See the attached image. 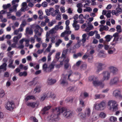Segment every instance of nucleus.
Wrapping results in <instances>:
<instances>
[{"label": "nucleus", "mask_w": 122, "mask_h": 122, "mask_svg": "<svg viewBox=\"0 0 122 122\" xmlns=\"http://www.w3.org/2000/svg\"><path fill=\"white\" fill-rule=\"evenodd\" d=\"M57 108H56L53 110V113L51 115L48 117L47 120L50 122L54 121H58L59 120V116L60 115V112L59 111L58 112H55V110Z\"/></svg>", "instance_id": "f257e3e1"}, {"label": "nucleus", "mask_w": 122, "mask_h": 122, "mask_svg": "<svg viewBox=\"0 0 122 122\" xmlns=\"http://www.w3.org/2000/svg\"><path fill=\"white\" fill-rule=\"evenodd\" d=\"M59 111L60 113H63V116L66 118L71 117L72 115V112L69 110H66L64 108H57L55 112H58Z\"/></svg>", "instance_id": "f03ea898"}, {"label": "nucleus", "mask_w": 122, "mask_h": 122, "mask_svg": "<svg viewBox=\"0 0 122 122\" xmlns=\"http://www.w3.org/2000/svg\"><path fill=\"white\" fill-rule=\"evenodd\" d=\"M107 105L110 110L114 111L118 110V104L115 101L112 100L109 101L107 103Z\"/></svg>", "instance_id": "7ed1b4c3"}, {"label": "nucleus", "mask_w": 122, "mask_h": 122, "mask_svg": "<svg viewBox=\"0 0 122 122\" xmlns=\"http://www.w3.org/2000/svg\"><path fill=\"white\" fill-rule=\"evenodd\" d=\"M107 103L105 101H103L100 103H96L94 105V107L97 110H102L104 109L106 107Z\"/></svg>", "instance_id": "20e7f679"}, {"label": "nucleus", "mask_w": 122, "mask_h": 122, "mask_svg": "<svg viewBox=\"0 0 122 122\" xmlns=\"http://www.w3.org/2000/svg\"><path fill=\"white\" fill-rule=\"evenodd\" d=\"M90 115L91 110L89 108H87L85 109L84 114L82 113H80L78 114V116L80 118L82 119L88 117Z\"/></svg>", "instance_id": "39448f33"}, {"label": "nucleus", "mask_w": 122, "mask_h": 122, "mask_svg": "<svg viewBox=\"0 0 122 122\" xmlns=\"http://www.w3.org/2000/svg\"><path fill=\"white\" fill-rule=\"evenodd\" d=\"M48 97H50L53 99H55V96L53 93L50 92H46L43 93L41 95L40 99L41 101H43Z\"/></svg>", "instance_id": "423d86ee"}, {"label": "nucleus", "mask_w": 122, "mask_h": 122, "mask_svg": "<svg viewBox=\"0 0 122 122\" xmlns=\"http://www.w3.org/2000/svg\"><path fill=\"white\" fill-rule=\"evenodd\" d=\"M66 74H62L60 81V84L64 87H66L68 85V82L66 80Z\"/></svg>", "instance_id": "0eeeda50"}, {"label": "nucleus", "mask_w": 122, "mask_h": 122, "mask_svg": "<svg viewBox=\"0 0 122 122\" xmlns=\"http://www.w3.org/2000/svg\"><path fill=\"white\" fill-rule=\"evenodd\" d=\"M111 72L109 71H103L102 73L103 77V79L104 80L107 81L110 78Z\"/></svg>", "instance_id": "6e6552de"}, {"label": "nucleus", "mask_w": 122, "mask_h": 122, "mask_svg": "<svg viewBox=\"0 0 122 122\" xmlns=\"http://www.w3.org/2000/svg\"><path fill=\"white\" fill-rule=\"evenodd\" d=\"M122 12L121 8L118 7L116 9V10H112V15H115L116 16L119 15L118 14H121Z\"/></svg>", "instance_id": "1a4fd4ad"}, {"label": "nucleus", "mask_w": 122, "mask_h": 122, "mask_svg": "<svg viewBox=\"0 0 122 122\" xmlns=\"http://www.w3.org/2000/svg\"><path fill=\"white\" fill-rule=\"evenodd\" d=\"M119 81L118 78L117 77H115L111 79L110 80L109 83L110 85H112L117 84Z\"/></svg>", "instance_id": "9d476101"}, {"label": "nucleus", "mask_w": 122, "mask_h": 122, "mask_svg": "<svg viewBox=\"0 0 122 122\" xmlns=\"http://www.w3.org/2000/svg\"><path fill=\"white\" fill-rule=\"evenodd\" d=\"M109 69L113 74H116L118 71V69L116 67L113 66H111L109 67Z\"/></svg>", "instance_id": "9b49d317"}, {"label": "nucleus", "mask_w": 122, "mask_h": 122, "mask_svg": "<svg viewBox=\"0 0 122 122\" xmlns=\"http://www.w3.org/2000/svg\"><path fill=\"white\" fill-rule=\"evenodd\" d=\"M87 26L85 30V31L86 32H88L91 30L93 29L94 28L92 25L89 22L87 23Z\"/></svg>", "instance_id": "f8f14e48"}, {"label": "nucleus", "mask_w": 122, "mask_h": 122, "mask_svg": "<svg viewBox=\"0 0 122 122\" xmlns=\"http://www.w3.org/2000/svg\"><path fill=\"white\" fill-rule=\"evenodd\" d=\"M26 105L28 106L34 108L37 107L38 105V104L35 102H31L27 103Z\"/></svg>", "instance_id": "ddd939ff"}, {"label": "nucleus", "mask_w": 122, "mask_h": 122, "mask_svg": "<svg viewBox=\"0 0 122 122\" xmlns=\"http://www.w3.org/2000/svg\"><path fill=\"white\" fill-rule=\"evenodd\" d=\"M59 30V26L58 25H56L54 28H52L49 30L50 33L52 34L55 33L56 32V31Z\"/></svg>", "instance_id": "4468645a"}, {"label": "nucleus", "mask_w": 122, "mask_h": 122, "mask_svg": "<svg viewBox=\"0 0 122 122\" xmlns=\"http://www.w3.org/2000/svg\"><path fill=\"white\" fill-rule=\"evenodd\" d=\"M14 106V102L13 101L9 102L8 103V110L10 111L12 110Z\"/></svg>", "instance_id": "2eb2a0df"}, {"label": "nucleus", "mask_w": 122, "mask_h": 122, "mask_svg": "<svg viewBox=\"0 0 122 122\" xmlns=\"http://www.w3.org/2000/svg\"><path fill=\"white\" fill-rule=\"evenodd\" d=\"M22 7L21 8V10L23 12H25L27 8V6L26 2H24L22 3L21 5Z\"/></svg>", "instance_id": "dca6fc26"}, {"label": "nucleus", "mask_w": 122, "mask_h": 122, "mask_svg": "<svg viewBox=\"0 0 122 122\" xmlns=\"http://www.w3.org/2000/svg\"><path fill=\"white\" fill-rule=\"evenodd\" d=\"M71 33V31L65 30L64 32L62 33L60 35L61 37H64L68 35Z\"/></svg>", "instance_id": "f3484780"}, {"label": "nucleus", "mask_w": 122, "mask_h": 122, "mask_svg": "<svg viewBox=\"0 0 122 122\" xmlns=\"http://www.w3.org/2000/svg\"><path fill=\"white\" fill-rule=\"evenodd\" d=\"M50 106H48L45 107L43 109L41 113L42 114H45L47 113V111L51 108Z\"/></svg>", "instance_id": "a211bd4d"}, {"label": "nucleus", "mask_w": 122, "mask_h": 122, "mask_svg": "<svg viewBox=\"0 0 122 122\" xmlns=\"http://www.w3.org/2000/svg\"><path fill=\"white\" fill-rule=\"evenodd\" d=\"M14 60L12 59H10L9 61V64L8 65L9 67L12 69H14L15 68V66L13 64V62Z\"/></svg>", "instance_id": "6ab92c4d"}, {"label": "nucleus", "mask_w": 122, "mask_h": 122, "mask_svg": "<svg viewBox=\"0 0 122 122\" xmlns=\"http://www.w3.org/2000/svg\"><path fill=\"white\" fill-rule=\"evenodd\" d=\"M56 80L51 78H49L47 81L48 83L50 85L56 83Z\"/></svg>", "instance_id": "aec40b11"}, {"label": "nucleus", "mask_w": 122, "mask_h": 122, "mask_svg": "<svg viewBox=\"0 0 122 122\" xmlns=\"http://www.w3.org/2000/svg\"><path fill=\"white\" fill-rule=\"evenodd\" d=\"M62 59L63 61L65 60L64 62L65 63H68L69 62L70 59L68 57H66L65 55L62 54Z\"/></svg>", "instance_id": "412c9836"}, {"label": "nucleus", "mask_w": 122, "mask_h": 122, "mask_svg": "<svg viewBox=\"0 0 122 122\" xmlns=\"http://www.w3.org/2000/svg\"><path fill=\"white\" fill-rule=\"evenodd\" d=\"M87 36V35L86 34H83L82 36V39L81 40V42L82 43H85L86 42V39L88 40V38L87 37L86 38V37Z\"/></svg>", "instance_id": "4be33fe9"}, {"label": "nucleus", "mask_w": 122, "mask_h": 122, "mask_svg": "<svg viewBox=\"0 0 122 122\" xmlns=\"http://www.w3.org/2000/svg\"><path fill=\"white\" fill-rule=\"evenodd\" d=\"M25 32L26 34L30 35H32L33 31L29 27H27L25 30Z\"/></svg>", "instance_id": "5701e85b"}, {"label": "nucleus", "mask_w": 122, "mask_h": 122, "mask_svg": "<svg viewBox=\"0 0 122 122\" xmlns=\"http://www.w3.org/2000/svg\"><path fill=\"white\" fill-rule=\"evenodd\" d=\"M105 95L104 94H96L95 95V98L96 99L103 98L105 97Z\"/></svg>", "instance_id": "b1692460"}, {"label": "nucleus", "mask_w": 122, "mask_h": 122, "mask_svg": "<svg viewBox=\"0 0 122 122\" xmlns=\"http://www.w3.org/2000/svg\"><path fill=\"white\" fill-rule=\"evenodd\" d=\"M120 93V91L118 90H116L114 91L113 92V96L116 97H118Z\"/></svg>", "instance_id": "393cba45"}, {"label": "nucleus", "mask_w": 122, "mask_h": 122, "mask_svg": "<svg viewBox=\"0 0 122 122\" xmlns=\"http://www.w3.org/2000/svg\"><path fill=\"white\" fill-rule=\"evenodd\" d=\"M78 22H73L72 26L74 28L75 30H78L80 28L79 25L77 24Z\"/></svg>", "instance_id": "a878e982"}, {"label": "nucleus", "mask_w": 122, "mask_h": 122, "mask_svg": "<svg viewBox=\"0 0 122 122\" xmlns=\"http://www.w3.org/2000/svg\"><path fill=\"white\" fill-rule=\"evenodd\" d=\"M100 82L98 80V78L97 77L96 79L93 82V83L95 86H99L100 85Z\"/></svg>", "instance_id": "bb28decb"}, {"label": "nucleus", "mask_w": 122, "mask_h": 122, "mask_svg": "<svg viewBox=\"0 0 122 122\" xmlns=\"http://www.w3.org/2000/svg\"><path fill=\"white\" fill-rule=\"evenodd\" d=\"M41 86H38L35 88L34 90V92L35 93H39L41 91Z\"/></svg>", "instance_id": "cd10ccee"}, {"label": "nucleus", "mask_w": 122, "mask_h": 122, "mask_svg": "<svg viewBox=\"0 0 122 122\" xmlns=\"http://www.w3.org/2000/svg\"><path fill=\"white\" fill-rule=\"evenodd\" d=\"M59 13H60V12L59 10H55L54 11L51 12V15L52 16L55 17Z\"/></svg>", "instance_id": "c85d7f7f"}, {"label": "nucleus", "mask_w": 122, "mask_h": 122, "mask_svg": "<svg viewBox=\"0 0 122 122\" xmlns=\"http://www.w3.org/2000/svg\"><path fill=\"white\" fill-rule=\"evenodd\" d=\"M8 45H9V47H8V51H10L11 49L12 48L15 47L16 44L15 43L11 44L10 42L8 41Z\"/></svg>", "instance_id": "c756f323"}, {"label": "nucleus", "mask_w": 122, "mask_h": 122, "mask_svg": "<svg viewBox=\"0 0 122 122\" xmlns=\"http://www.w3.org/2000/svg\"><path fill=\"white\" fill-rule=\"evenodd\" d=\"M104 63H99L98 64V66L97 67V71L99 72V71L102 70V67L104 65Z\"/></svg>", "instance_id": "7c9ffc66"}, {"label": "nucleus", "mask_w": 122, "mask_h": 122, "mask_svg": "<svg viewBox=\"0 0 122 122\" xmlns=\"http://www.w3.org/2000/svg\"><path fill=\"white\" fill-rule=\"evenodd\" d=\"M48 67L47 64L45 63L42 66V69L44 71L47 72L48 71Z\"/></svg>", "instance_id": "2f4dec72"}, {"label": "nucleus", "mask_w": 122, "mask_h": 122, "mask_svg": "<svg viewBox=\"0 0 122 122\" xmlns=\"http://www.w3.org/2000/svg\"><path fill=\"white\" fill-rule=\"evenodd\" d=\"M9 12H8V16L10 15V13L13 12L14 11L15 12L17 11L15 10L14 9V8L12 7H10L9 9Z\"/></svg>", "instance_id": "473e14b6"}, {"label": "nucleus", "mask_w": 122, "mask_h": 122, "mask_svg": "<svg viewBox=\"0 0 122 122\" xmlns=\"http://www.w3.org/2000/svg\"><path fill=\"white\" fill-rule=\"evenodd\" d=\"M118 33H116L113 34V36L114 37V38L113 40V41H117L118 40Z\"/></svg>", "instance_id": "72a5a7b5"}, {"label": "nucleus", "mask_w": 122, "mask_h": 122, "mask_svg": "<svg viewBox=\"0 0 122 122\" xmlns=\"http://www.w3.org/2000/svg\"><path fill=\"white\" fill-rule=\"evenodd\" d=\"M109 120L111 122H115L117 121V118L115 117L112 116L110 117Z\"/></svg>", "instance_id": "f704fd0d"}, {"label": "nucleus", "mask_w": 122, "mask_h": 122, "mask_svg": "<svg viewBox=\"0 0 122 122\" xmlns=\"http://www.w3.org/2000/svg\"><path fill=\"white\" fill-rule=\"evenodd\" d=\"M112 38V36L111 35H107L105 37V38L106 39V41L107 42L110 41Z\"/></svg>", "instance_id": "c9c22d12"}, {"label": "nucleus", "mask_w": 122, "mask_h": 122, "mask_svg": "<svg viewBox=\"0 0 122 122\" xmlns=\"http://www.w3.org/2000/svg\"><path fill=\"white\" fill-rule=\"evenodd\" d=\"M115 49L114 48H112V49L110 48L109 49L108 51V53L109 54H112L115 52Z\"/></svg>", "instance_id": "e433bc0d"}, {"label": "nucleus", "mask_w": 122, "mask_h": 122, "mask_svg": "<svg viewBox=\"0 0 122 122\" xmlns=\"http://www.w3.org/2000/svg\"><path fill=\"white\" fill-rule=\"evenodd\" d=\"M54 65L52 64H51L48 67V71L50 72L52 71L54 68Z\"/></svg>", "instance_id": "4c0bfd02"}, {"label": "nucleus", "mask_w": 122, "mask_h": 122, "mask_svg": "<svg viewBox=\"0 0 122 122\" xmlns=\"http://www.w3.org/2000/svg\"><path fill=\"white\" fill-rule=\"evenodd\" d=\"M87 67L86 64V63H84L81 65L80 68L81 70H85L86 69Z\"/></svg>", "instance_id": "58836bf2"}, {"label": "nucleus", "mask_w": 122, "mask_h": 122, "mask_svg": "<svg viewBox=\"0 0 122 122\" xmlns=\"http://www.w3.org/2000/svg\"><path fill=\"white\" fill-rule=\"evenodd\" d=\"M79 105L81 107H83L85 106V104L83 100L81 99H79Z\"/></svg>", "instance_id": "ea45409f"}, {"label": "nucleus", "mask_w": 122, "mask_h": 122, "mask_svg": "<svg viewBox=\"0 0 122 122\" xmlns=\"http://www.w3.org/2000/svg\"><path fill=\"white\" fill-rule=\"evenodd\" d=\"M6 65L7 64L5 63H4L2 65L0 66V69H3L4 71H5L6 70Z\"/></svg>", "instance_id": "a19ab883"}, {"label": "nucleus", "mask_w": 122, "mask_h": 122, "mask_svg": "<svg viewBox=\"0 0 122 122\" xmlns=\"http://www.w3.org/2000/svg\"><path fill=\"white\" fill-rule=\"evenodd\" d=\"M7 13V11L4 10H2L0 11V19H1L3 18L2 14Z\"/></svg>", "instance_id": "79ce46f5"}, {"label": "nucleus", "mask_w": 122, "mask_h": 122, "mask_svg": "<svg viewBox=\"0 0 122 122\" xmlns=\"http://www.w3.org/2000/svg\"><path fill=\"white\" fill-rule=\"evenodd\" d=\"M97 77L94 76H90L88 78V80L90 81H93V82L97 79Z\"/></svg>", "instance_id": "37998d69"}, {"label": "nucleus", "mask_w": 122, "mask_h": 122, "mask_svg": "<svg viewBox=\"0 0 122 122\" xmlns=\"http://www.w3.org/2000/svg\"><path fill=\"white\" fill-rule=\"evenodd\" d=\"M85 8H86L83 10V11L84 12H90L92 11V9L89 7H85Z\"/></svg>", "instance_id": "c03bdc74"}, {"label": "nucleus", "mask_w": 122, "mask_h": 122, "mask_svg": "<svg viewBox=\"0 0 122 122\" xmlns=\"http://www.w3.org/2000/svg\"><path fill=\"white\" fill-rule=\"evenodd\" d=\"M81 45V41H78L77 43L74 46L75 49H78L80 46Z\"/></svg>", "instance_id": "a18cd8bd"}, {"label": "nucleus", "mask_w": 122, "mask_h": 122, "mask_svg": "<svg viewBox=\"0 0 122 122\" xmlns=\"http://www.w3.org/2000/svg\"><path fill=\"white\" fill-rule=\"evenodd\" d=\"M34 97L33 96H28L25 98V100L26 101H28L29 100L34 99Z\"/></svg>", "instance_id": "49530a36"}, {"label": "nucleus", "mask_w": 122, "mask_h": 122, "mask_svg": "<svg viewBox=\"0 0 122 122\" xmlns=\"http://www.w3.org/2000/svg\"><path fill=\"white\" fill-rule=\"evenodd\" d=\"M41 27L38 25H32L31 27L32 28L35 29H36L39 30L40 28H41Z\"/></svg>", "instance_id": "de8ad7c7"}, {"label": "nucleus", "mask_w": 122, "mask_h": 122, "mask_svg": "<svg viewBox=\"0 0 122 122\" xmlns=\"http://www.w3.org/2000/svg\"><path fill=\"white\" fill-rule=\"evenodd\" d=\"M27 72L26 71H24L23 72H20L19 74V75L20 76H27Z\"/></svg>", "instance_id": "09e8293b"}, {"label": "nucleus", "mask_w": 122, "mask_h": 122, "mask_svg": "<svg viewBox=\"0 0 122 122\" xmlns=\"http://www.w3.org/2000/svg\"><path fill=\"white\" fill-rule=\"evenodd\" d=\"M61 14H60V13L58 14V15L56 16V20L60 21V20L61 19Z\"/></svg>", "instance_id": "8fccbe9b"}, {"label": "nucleus", "mask_w": 122, "mask_h": 122, "mask_svg": "<svg viewBox=\"0 0 122 122\" xmlns=\"http://www.w3.org/2000/svg\"><path fill=\"white\" fill-rule=\"evenodd\" d=\"M97 30H95L94 31H91L88 34L89 36H93L95 33H97Z\"/></svg>", "instance_id": "3c124183"}, {"label": "nucleus", "mask_w": 122, "mask_h": 122, "mask_svg": "<svg viewBox=\"0 0 122 122\" xmlns=\"http://www.w3.org/2000/svg\"><path fill=\"white\" fill-rule=\"evenodd\" d=\"M22 11L21 10V9L18 10L16 13V15L17 17L20 16L22 14Z\"/></svg>", "instance_id": "603ef678"}, {"label": "nucleus", "mask_w": 122, "mask_h": 122, "mask_svg": "<svg viewBox=\"0 0 122 122\" xmlns=\"http://www.w3.org/2000/svg\"><path fill=\"white\" fill-rule=\"evenodd\" d=\"M62 42V41L60 40L59 39L57 42L55 43V46L56 47H58L59 45Z\"/></svg>", "instance_id": "864d4df0"}, {"label": "nucleus", "mask_w": 122, "mask_h": 122, "mask_svg": "<svg viewBox=\"0 0 122 122\" xmlns=\"http://www.w3.org/2000/svg\"><path fill=\"white\" fill-rule=\"evenodd\" d=\"M5 94L3 90H0V98H2Z\"/></svg>", "instance_id": "5fc2aeb1"}, {"label": "nucleus", "mask_w": 122, "mask_h": 122, "mask_svg": "<svg viewBox=\"0 0 122 122\" xmlns=\"http://www.w3.org/2000/svg\"><path fill=\"white\" fill-rule=\"evenodd\" d=\"M106 116V114L103 112H102L99 115V117H100L102 118H105Z\"/></svg>", "instance_id": "6e6d98bb"}, {"label": "nucleus", "mask_w": 122, "mask_h": 122, "mask_svg": "<svg viewBox=\"0 0 122 122\" xmlns=\"http://www.w3.org/2000/svg\"><path fill=\"white\" fill-rule=\"evenodd\" d=\"M7 38L8 35H6L5 36V35H3L2 37H0V41H4L5 38Z\"/></svg>", "instance_id": "4d7b16f0"}, {"label": "nucleus", "mask_w": 122, "mask_h": 122, "mask_svg": "<svg viewBox=\"0 0 122 122\" xmlns=\"http://www.w3.org/2000/svg\"><path fill=\"white\" fill-rule=\"evenodd\" d=\"M41 5L43 7H46L47 6L48 3L47 2L45 1L42 3Z\"/></svg>", "instance_id": "13d9d810"}, {"label": "nucleus", "mask_w": 122, "mask_h": 122, "mask_svg": "<svg viewBox=\"0 0 122 122\" xmlns=\"http://www.w3.org/2000/svg\"><path fill=\"white\" fill-rule=\"evenodd\" d=\"M117 31L118 32L120 33L121 31V26L120 25H118L116 27Z\"/></svg>", "instance_id": "bf43d9fd"}, {"label": "nucleus", "mask_w": 122, "mask_h": 122, "mask_svg": "<svg viewBox=\"0 0 122 122\" xmlns=\"http://www.w3.org/2000/svg\"><path fill=\"white\" fill-rule=\"evenodd\" d=\"M73 98L72 97L67 98L66 99V102H72L73 101Z\"/></svg>", "instance_id": "052dcab7"}, {"label": "nucleus", "mask_w": 122, "mask_h": 122, "mask_svg": "<svg viewBox=\"0 0 122 122\" xmlns=\"http://www.w3.org/2000/svg\"><path fill=\"white\" fill-rule=\"evenodd\" d=\"M81 56V54L80 53H78L76 54H74L73 55V57L75 58H76L78 57Z\"/></svg>", "instance_id": "680f3d73"}, {"label": "nucleus", "mask_w": 122, "mask_h": 122, "mask_svg": "<svg viewBox=\"0 0 122 122\" xmlns=\"http://www.w3.org/2000/svg\"><path fill=\"white\" fill-rule=\"evenodd\" d=\"M89 56L88 52H86V54L84 55L82 57V59L83 60H85L86 59L88 56Z\"/></svg>", "instance_id": "e2e57ef3"}, {"label": "nucleus", "mask_w": 122, "mask_h": 122, "mask_svg": "<svg viewBox=\"0 0 122 122\" xmlns=\"http://www.w3.org/2000/svg\"><path fill=\"white\" fill-rule=\"evenodd\" d=\"M72 73V71H70L68 72V80L71 81V79L70 78V76H71V75Z\"/></svg>", "instance_id": "0e129e2a"}, {"label": "nucleus", "mask_w": 122, "mask_h": 122, "mask_svg": "<svg viewBox=\"0 0 122 122\" xmlns=\"http://www.w3.org/2000/svg\"><path fill=\"white\" fill-rule=\"evenodd\" d=\"M45 12L47 15L49 16L50 14L51 15V13L52 12H50L49 9H47L45 10Z\"/></svg>", "instance_id": "69168bd1"}, {"label": "nucleus", "mask_w": 122, "mask_h": 122, "mask_svg": "<svg viewBox=\"0 0 122 122\" xmlns=\"http://www.w3.org/2000/svg\"><path fill=\"white\" fill-rule=\"evenodd\" d=\"M111 11L110 10H108L107 11V13L106 15L107 18H110L111 16Z\"/></svg>", "instance_id": "338daca9"}, {"label": "nucleus", "mask_w": 122, "mask_h": 122, "mask_svg": "<svg viewBox=\"0 0 122 122\" xmlns=\"http://www.w3.org/2000/svg\"><path fill=\"white\" fill-rule=\"evenodd\" d=\"M60 10L62 13H64L65 12V8L64 6H61L60 8Z\"/></svg>", "instance_id": "774afa93"}]
</instances>
